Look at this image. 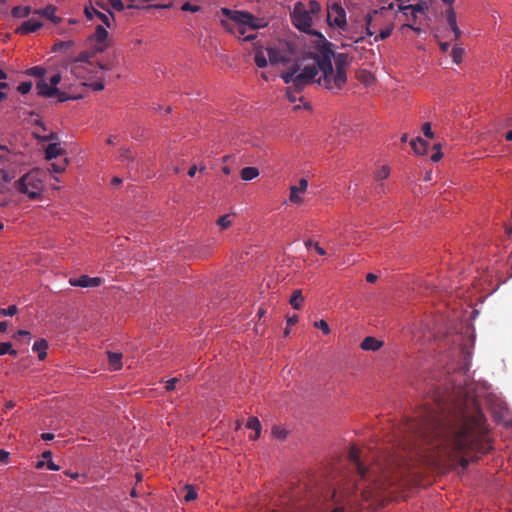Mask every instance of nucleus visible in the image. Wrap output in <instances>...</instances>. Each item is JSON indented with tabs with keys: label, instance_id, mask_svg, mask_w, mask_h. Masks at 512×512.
<instances>
[{
	"label": "nucleus",
	"instance_id": "nucleus-14",
	"mask_svg": "<svg viewBox=\"0 0 512 512\" xmlns=\"http://www.w3.org/2000/svg\"><path fill=\"white\" fill-rule=\"evenodd\" d=\"M42 27V23L35 19H29L21 24L20 27L17 28L16 32L22 35L32 33L37 31Z\"/></svg>",
	"mask_w": 512,
	"mask_h": 512
},
{
	"label": "nucleus",
	"instance_id": "nucleus-52",
	"mask_svg": "<svg viewBox=\"0 0 512 512\" xmlns=\"http://www.w3.org/2000/svg\"><path fill=\"white\" fill-rule=\"evenodd\" d=\"M61 81V75L59 73L54 74L50 77V85L53 87H56L57 84H59Z\"/></svg>",
	"mask_w": 512,
	"mask_h": 512
},
{
	"label": "nucleus",
	"instance_id": "nucleus-43",
	"mask_svg": "<svg viewBox=\"0 0 512 512\" xmlns=\"http://www.w3.org/2000/svg\"><path fill=\"white\" fill-rule=\"evenodd\" d=\"M433 148L436 149L437 151L431 156V160L433 162H437L443 156L442 152L440 151L441 144L440 143H436V144H434Z\"/></svg>",
	"mask_w": 512,
	"mask_h": 512
},
{
	"label": "nucleus",
	"instance_id": "nucleus-3",
	"mask_svg": "<svg viewBox=\"0 0 512 512\" xmlns=\"http://www.w3.org/2000/svg\"><path fill=\"white\" fill-rule=\"evenodd\" d=\"M221 14L224 16V19L221 20L224 29L239 38L243 37L244 41L254 40L256 34L253 31L266 26L263 20L249 12L222 8Z\"/></svg>",
	"mask_w": 512,
	"mask_h": 512
},
{
	"label": "nucleus",
	"instance_id": "nucleus-8",
	"mask_svg": "<svg viewBox=\"0 0 512 512\" xmlns=\"http://www.w3.org/2000/svg\"><path fill=\"white\" fill-rule=\"evenodd\" d=\"M336 74L333 73V92L337 93L345 85L347 81L346 68L348 66L347 56L343 53L337 54L335 57Z\"/></svg>",
	"mask_w": 512,
	"mask_h": 512
},
{
	"label": "nucleus",
	"instance_id": "nucleus-39",
	"mask_svg": "<svg viewBox=\"0 0 512 512\" xmlns=\"http://www.w3.org/2000/svg\"><path fill=\"white\" fill-rule=\"evenodd\" d=\"M185 488H186V494L184 496L185 501H192V500L196 499L197 493L193 489V487L187 485Z\"/></svg>",
	"mask_w": 512,
	"mask_h": 512
},
{
	"label": "nucleus",
	"instance_id": "nucleus-38",
	"mask_svg": "<svg viewBox=\"0 0 512 512\" xmlns=\"http://www.w3.org/2000/svg\"><path fill=\"white\" fill-rule=\"evenodd\" d=\"M18 309L15 305H11L7 308L0 309L1 316H14L17 313Z\"/></svg>",
	"mask_w": 512,
	"mask_h": 512
},
{
	"label": "nucleus",
	"instance_id": "nucleus-46",
	"mask_svg": "<svg viewBox=\"0 0 512 512\" xmlns=\"http://www.w3.org/2000/svg\"><path fill=\"white\" fill-rule=\"evenodd\" d=\"M422 131H423V134L427 138H433L434 137V133H433V131L431 129L430 122H426V123L423 124Z\"/></svg>",
	"mask_w": 512,
	"mask_h": 512
},
{
	"label": "nucleus",
	"instance_id": "nucleus-28",
	"mask_svg": "<svg viewBox=\"0 0 512 512\" xmlns=\"http://www.w3.org/2000/svg\"><path fill=\"white\" fill-rule=\"evenodd\" d=\"M108 37L107 30L102 26L98 25L95 29L93 38L97 43H103Z\"/></svg>",
	"mask_w": 512,
	"mask_h": 512
},
{
	"label": "nucleus",
	"instance_id": "nucleus-2",
	"mask_svg": "<svg viewBox=\"0 0 512 512\" xmlns=\"http://www.w3.org/2000/svg\"><path fill=\"white\" fill-rule=\"evenodd\" d=\"M349 459L353 462L358 475L361 479L374 482L378 488H384L386 485H392L394 479L392 474L398 464V459L389 456L384 461L377 459L370 467L365 466L361 461V450L353 445L349 449Z\"/></svg>",
	"mask_w": 512,
	"mask_h": 512
},
{
	"label": "nucleus",
	"instance_id": "nucleus-5",
	"mask_svg": "<svg viewBox=\"0 0 512 512\" xmlns=\"http://www.w3.org/2000/svg\"><path fill=\"white\" fill-rule=\"evenodd\" d=\"M15 185L19 192L26 194L30 199H38L44 189L42 172L37 169L31 170L16 181Z\"/></svg>",
	"mask_w": 512,
	"mask_h": 512
},
{
	"label": "nucleus",
	"instance_id": "nucleus-16",
	"mask_svg": "<svg viewBox=\"0 0 512 512\" xmlns=\"http://www.w3.org/2000/svg\"><path fill=\"white\" fill-rule=\"evenodd\" d=\"M36 90L38 95L44 97H53L56 93H58V88L49 85L44 80L37 82Z\"/></svg>",
	"mask_w": 512,
	"mask_h": 512
},
{
	"label": "nucleus",
	"instance_id": "nucleus-4",
	"mask_svg": "<svg viewBox=\"0 0 512 512\" xmlns=\"http://www.w3.org/2000/svg\"><path fill=\"white\" fill-rule=\"evenodd\" d=\"M317 75V69L315 66H305L300 70L298 65H293L287 71L281 74V78L287 87L286 95L290 102H296L302 100V96H297L303 91V89L314 82Z\"/></svg>",
	"mask_w": 512,
	"mask_h": 512
},
{
	"label": "nucleus",
	"instance_id": "nucleus-18",
	"mask_svg": "<svg viewBox=\"0 0 512 512\" xmlns=\"http://www.w3.org/2000/svg\"><path fill=\"white\" fill-rule=\"evenodd\" d=\"M56 10L57 9L55 6L49 5V6H46L45 8L38 10L36 12L39 13L41 16L49 19L53 23L58 24L61 22V18L56 16Z\"/></svg>",
	"mask_w": 512,
	"mask_h": 512
},
{
	"label": "nucleus",
	"instance_id": "nucleus-10",
	"mask_svg": "<svg viewBox=\"0 0 512 512\" xmlns=\"http://www.w3.org/2000/svg\"><path fill=\"white\" fill-rule=\"evenodd\" d=\"M399 10L404 15H408V12H410L414 16V22L417 21L418 15L427 20L426 11L428 10V3L426 1H419L415 5H400Z\"/></svg>",
	"mask_w": 512,
	"mask_h": 512
},
{
	"label": "nucleus",
	"instance_id": "nucleus-27",
	"mask_svg": "<svg viewBox=\"0 0 512 512\" xmlns=\"http://www.w3.org/2000/svg\"><path fill=\"white\" fill-rule=\"evenodd\" d=\"M31 13L30 6H15L13 7L11 14L15 18H24Z\"/></svg>",
	"mask_w": 512,
	"mask_h": 512
},
{
	"label": "nucleus",
	"instance_id": "nucleus-62",
	"mask_svg": "<svg viewBox=\"0 0 512 512\" xmlns=\"http://www.w3.org/2000/svg\"><path fill=\"white\" fill-rule=\"evenodd\" d=\"M297 321H298V317H297V315H294V316H292V317H289V318L287 319V326H292V325H294Z\"/></svg>",
	"mask_w": 512,
	"mask_h": 512
},
{
	"label": "nucleus",
	"instance_id": "nucleus-31",
	"mask_svg": "<svg viewBox=\"0 0 512 512\" xmlns=\"http://www.w3.org/2000/svg\"><path fill=\"white\" fill-rule=\"evenodd\" d=\"M452 58L454 63L459 64L462 62V58L464 55V49L458 46H454L452 49Z\"/></svg>",
	"mask_w": 512,
	"mask_h": 512
},
{
	"label": "nucleus",
	"instance_id": "nucleus-21",
	"mask_svg": "<svg viewBox=\"0 0 512 512\" xmlns=\"http://www.w3.org/2000/svg\"><path fill=\"white\" fill-rule=\"evenodd\" d=\"M64 153V150L60 147L58 143H51L47 146L45 150V157L48 160L54 159Z\"/></svg>",
	"mask_w": 512,
	"mask_h": 512
},
{
	"label": "nucleus",
	"instance_id": "nucleus-15",
	"mask_svg": "<svg viewBox=\"0 0 512 512\" xmlns=\"http://www.w3.org/2000/svg\"><path fill=\"white\" fill-rule=\"evenodd\" d=\"M407 17L408 23H405L401 26V30H404L405 28L412 29L416 33H421V25H424L426 20L418 15V19L416 22H414V16L411 15L410 12H408V15H405Z\"/></svg>",
	"mask_w": 512,
	"mask_h": 512
},
{
	"label": "nucleus",
	"instance_id": "nucleus-44",
	"mask_svg": "<svg viewBox=\"0 0 512 512\" xmlns=\"http://www.w3.org/2000/svg\"><path fill=\"white\" fill-rule=\"evenodd\" d=\"M308 187V181L304 178L300 179L298 185L291 186L290 188H296L297 192H304Z\"/></svg>",
	"mask_w": 512,
	"mask_h": 512
},
{
	"label": "nucleus",
	"instance_id": "nucleus-6",
	"mask_svg": "<svg viewBox=\"0 0 512 512\" xmlns=\"http://www.w3.org/2000/svg\"><path fill=\"white\" fill-rule=\"evenodd\" d=\"M334 53L327 48H324L320 51V53L316 57V63L312 66H315L317 69V73L321 71L323 73V77H320L317 80V83L325 88L331 90L333 92V66H332V57Z\"/></svg>",
	"mask_w": 512,
	"mask_h": 512
},
{
	"label": "nucleus",
	"instance_id": "nucleus-59",
	"mask_svg": "<svg viewBox=\"0 0 512 512\" xmlns=\"http://www.w3.org/2000/svg\"><path fill=\"white\" fill-rule=\"evenodd\" d=\"M366 280L369 283H374L377 280V276L375 274H373V273H368L366 275Z\"/></svg>",
	"mask_w": 512,
	"mask_h": 512
},
{
	"label": "nucleus",
	"instance_id": "nucleus-45",
	"mask_svg": "<svg viewBox=\"0 0 512 512\" xmlns=\"http://www.w3.org/2000/svg\"><path fill=\"white\" fill-rule=\"evenodd\" d=\"M67 165V161L63 160L61 163H53L52 164V170L56 173H62Z\"/></svg>",
	"mask_w": 512,
	"mask_h": 512
},
{
	"label": "nucleus",
	"instance_id": "nucleus-19",
	"mask_svg": "<svg viewBox=\"0 0 512 512\" xmlns=\"http://www.w3.org/2000/svg\"><path fill=\"white\" fill-rule=\"evenodd\" d=\"M266 49L257 47L255 49L254 62L259 68H264L268 64Z\"/></svg>",
	"mask_w": 512,
	"mask_h": 512
},
{
	"label": "nucleus",
	"instance_id": "nucleus-42",
	"mask_svg": "<svg viewBox=\"0 0 512 512\" xmlns=\"http://www.w3.org/2000/svg\"><path fill=\"white\" fill-rule=\"evenodd\" d=\"M315 326L322 330L324 334H329L330 333V328H329V325L326 321L324 320H320V321H317L315 322Z\"/></svg>",
	"mask_w": 512,
	"mask_h": 512
},
{
	"label": "nucleus",
	"instance_id": "nucleus-20",
	"mask_svg": "<svg viewBox=\"0 0 512 512\" xmlns=\"http://www.w3.org/2000/svg\"><path fill=\"white\" fill-rule=\"evenodd\" d=\"M410 145L416 154L424 155L427 153L428 143L421 137H417L410 142Z\"/></svg>",
	"mask_w": 512,
	"mask_h": 512
},
{
	"label": "nucleus",
	"instance_id": "nucleus-57",
	"mask_svg": "<svg viewBox=\"0 0 512 512\" xmlns=\"http://www.w3.org/2000/svg\"><path fill=\"white\" fill-rule=\"evenodd\" d=\"M47 467L49 470L52 471H58L60 469V467L56 465L53 461H51V459L47 462Z\"/></svg>",
	"mask_w": 512,
	"mask_h": 512
},
{
	"label": "nucleus",
	"instance_id": "nucleus-54",
	"mask_svg": "<svg viewBox=\"0 0 512 512\" xmlns=\"http://www.w3.org/2000/svg\"><path fill=\"white\" fill-rule=\"evenodd\" d=\"M272 433L277 438H284L285 437V433L281 429H279L277 427L273 428Z\"/></svg>",
	"mask_w": 512,
	"mask_h": 512
},
{
	"label": "nucleus",
	"instance_id": "nucleus-11",
	"mask_svg": "<svg viewBox=\"0 0 512 512\" xmlns=\"http://www.w3.org/2000/svg\"><path fill=\"white\" fill-rule=\"evenodd\" d=\"M266 52H267L269 62L272 65L286 64L290 61V52L288 49L280 50L276 47H268V48H266Z\"/></svg>",
	"mask_w": 512,
	"mask_h": 512
},
{
	"label": "nucleus",
	"instance_id": "nucleus-29",
	"mask_svg": "<svg viewBox=\"0 0 512 512\" xmlns=\"http://www.w3.org/2000/svg\"><path fill=\"white\" fill-rule=\"evenodd\" d=\"M4 354H9L11 356H17V351L12 349V344L10 342H1L0 343V356Z\"/></svg>",
	"mask_w": 512,
	"mask_h": 512
},
{
	"label": "nucleus",
	"instance_id": "nucleus-37",
	"mask_svg": "<svg viewBox=\"0 0 512 512\" xmlns=\"http://www.w3.org/2000/svg\"><path fill=\"white\" fill-rule=\"evenodd\" d=\"M32 88V82L30 81H25V82H21L18 87H17V90L19 93L21 94H27L30 92Z\"/></svg>",
	"mask_w": 512,
	"mask_h": 512
},
{
	"label": "nucleus",
	"instance_id": "nucleus-58",
	"mask_svg": "<svg viewBox=\"0 0 512 512\" xmlns=\"http://www.w3.org/2000/svg\"><path fill=\"white\" fill-rule=\"evenodd\" d=\"M451 30H452V32L454 33L455 40L460 39V37H461V35H462V32H461V30L458 28V26H457V27L452 28Z\"/></svg>",
	"mask_w": 512,
	"mask_h": 512
},
{
	"label": "nucleus",
	"instance_id": "nucleus-40",
	"mask_svg": "<svg viewBox=\"0 0 512 512\" xmlns=\"http://www.w3.org/2000/svg\"><path fill=\"white\" fill-rule=\"evenodd\" d=\"M181 10L182 11H187V12H192V13H196L200 10V6L198 5H193L191 4L190 2H185L182 6H181Z\"/></svg>",
	"mask_w": 512,
	"mask_h": 512
},
{
	"label": "nucleus",
	"instance_id": "nucleus-60",
	"mask_svg": "<svg viewBox=\"0 0 512 512\" xmlns=\"http://www.w3.org/2000/svg\"><path fill=\"white\" fill-rule=\"evenodd\" d=\"M9 457V453L5 450H0V461L5 462Z\"/></svg>",
	"mask_w": 512,
	"mask_h": 512
},
{
	"label": "nucleus",
	"instance_id": "nucleus-25",
	"mask_svg": "<svg viewBox=\"0 0 512 512\" xmlns=\"http://www.w3.org/2000/svg\"><path fill=\"white\" fill-rule=\"evenodd\" d=\"M247 428L255 431V435L251 436L252 440L259 438L261 432V423L258 418L250 417L247 422Z\"/></svg>",
	"mask_w": 512,
	"mask_h": 512
},
{
	"label": "nucleus",
	"instance_id": "nucleus-64",
	"mask_svg": "<svg viewBox=\"0 0 512 512\" xmlns=\"http://www.w3.org/2000/svg\"><path fill=\"white\" fill-rule=\"evenodd\" d=\"M450 47V44L448 42H442L440 43V49L443 51V52H447L448 49Z\"/></svg>",
	"mask_w": 512,
	"mask_h": 512
},
{
	"label": "nucleus",
	"instance_id": "nucleus-47",
	"mask_svg": "<svg viewBox=\"0 0 512 512\" xmlns=\"http://www.w3.org/2000/svg\"><path fill=\"white\" fill-rule=\"evenodd\" d=\"M109 4L117 11L124 10L125 6L121 0H109Z\"/></svg>",
	"mask_w": 512,
	"mask_h": 512
},
{
	"label": "nucleus",
	"instance_id": "nucleus-26",
	"mask_svg": "<svg viewBox=\"0 0 512 512\" xmlns=\"http://www.w3.org/2000/svg\"><path fill=\"white\" fill-rule=\"evenodd\" d=\"M107 354H108L109 364L112 367V369L119 370L122 367V363H121L122 354L114 353V352H107Z\"/></svg>",
	"mask_w": 512,
	"mask_h": 512
},
{
	"label": "nucleus",
	"instance_id": "nucleus-32",
	"mask_svg": "<svg viewBox=\"0 0 512 512\" xmlns=\"http://www.w3.org/2000/svg\"><path fill=\"white\" fill-rule=\"evenodd\" d=\"M446 19H447V23L451 29L454 27H457L456 13L453 10V8H450L447 10Z\"/></svg>",
	"mask_w": 512,
	"mask_h": 512
},
{
	"label": "nucleus",
	"instance_id": "nucleus-41",
	"mask_svg": "<svg viewBox=\"0 0 512 512\" xmlns=\"http://www.w3.org/2000/svg\"><path fill=\"white\" fill-rule=\"evenodd\" d=\"M299 192L296 191V188H290V196L289 199L292 203H301L302 198L298 195Z\"/></svg>",
	"mask_w": 512,
	"mask_h": 512
},
{
	"label": "nucleus",
	"instance_id": "nucleus-48",
	"mask_svg": "<svg viewBox=\"0 0 512 512\" xmlns=\"http://www.w3.org/2000/svg\"><path fill=\"white\" fill-rule=\"evenodd\" d=\"M179 382V379L177 377L172 378L166 382L165 389L167 391H173L176 388V384Z\"/></svg>",
	"mask_w": 512,
	"mask_h": 512
},
{
	"label": "nucleus",
	"instance_id": "nucleus-50",
	"mask_svg": "<svg viewBox=\"0 0 512 512\" xmlns=\"http://www.w3.org/2000/svg\"><path fill=\"white\" fill-rule=\"evenodd\" d=\"M54 96H57L58 102H65L70 99H74L73 97L68 96L65 92H61L58 89V93H56Z\"/></svg>",
	"mask_w": 512,
	"mask_h": 512
},
{
	"label": "nucleus",
	"instance_id": "nucleus-7",
	"mask_svg": "<svg viewBox=\"0 0 512 512\" xmlns=\"http://www.w3.org/2000/svg\"><path fill=\"white\" fill-rule=\"evenodd\" d=\"M293 25L300 31L305 33L314 34L311 31L312 16L307 10V7L302 2H297L290 13Z\"/></svg>",
	"mask_w": 512,
	"mask_h": 512
},
{
	"label": "nucleus",
	"instance_id": "nucleus-33",
	"mask_svg": "<svg viewBox=\"0 0 512 512\" xmlns=\"http://www.w3.org/2000/svg\"><path fill=\"white\" fill-rule=\"evenodd\" d=\"M231 215H223L220 216L217 220V225L221 227V229H227L232 225V221L230 219Z\"/></svg>",
	"mask_w": 512,
	"mask_h": 512
},
{
	"label": "nucleus",
	"instance_id": "nucleus-36",
	"mask_svg": "<svg viewBox=\"0 0 512 512\" xmlns=\"http://www.w3.org/2000/svg\"><path fill=\"white\" fill-rule=\"evenodd\" d=\"M390 174V169L388 166H382L376 173V179L377 180H384L386 179Z\"/></svg>",
	"mask_w": 512,
	"mask_h": 512
},
{
	"label": "nucleus",
	"instance_id": "nucleus-1",
	"mask_svg": "<svg viewBox=\"0 0 512 512\" xmlns=\"http://www.w3.org/2000/svg\"><path fill=\"white\" fill-rule=\"evenodd\" d=\"M485 422L483 412L467 392L461 390L457 400L433 396L415 417L401 424L400 445L415 456H461L459 464L466 469V456L485 454L491 448Z\"/></svg>",
	"mask_w": 512,
	"mask_h": 512
},
{
	"label": "nucleus",
	"instance_id": "nucleus-34",
	"mask_svg": "<svg viewBox=\"0 0 512 512\" xmlns=\"http://www.w3.org/2000/svg\"><path fill=\"white\" fill-rule=\"evenodd\" d=\"M26 73L30 76H34V77H37V78H41L44 76L45 74V69L40 67V66H34V67H31L29 68Z\"/></svg>",
	"mask_w": 512,
	"mask_h": 512
},
{
	"label": "nucleus",
	"instance_id": "nucleus-12",
	"mask_svg": "<svg viewBox=\"0 0 512 512\" xmlns=\"http://www.w3.org/2000/svg\"><path fill=\"white\" fill-rule=\"evenodd\" d=\"M101 283L102 279L100 277H89L88 275L69 279V284L74 287H97L101 285Z\"/></svg>",
	"mask_w": 512,
	"mask_h": 512
},
{
	"label": "nucleus",
	"instance_id": "nucleus-35",
	"mask_svg": "<svg viewBox=\"0 0 512 512\" xmlns=\"http://www.w3.org/2000/svg\"><path fill=\"white\" fill-rule=\"evenodd\" d=\"M320 8V4L317 1L311 0L308 3L307 10L310 12V15L312 16L316 15L320 11Z\"/></svg>",
	"mask_w": 512,
	"mask_h": 512
},
{
	"label": "nucleus",
	"instance_id": "nucleus-23",
	"mask_svg": "<svg viewBox=\"0 0 512 512\" xmlns=\"http://www.w3.org/2000/svg\"><path fill=\"white\" fill-rule=\"evenodd\" d=\"M303 301H304V297L302 295V291L300 289L294 290L291 295V298L289 300L290 305L294 309L299 310L302 307Z\"/></svg>",
	"mask_w": 512,
	"mask_h": 512
},
{
	"label": "nucleus",
	"instance_id": "nucleus-63",
	"mask_svg": "<svg viewBox=\"0 0 512 512\" xmlns=\"http://www.w3.org/2000/svg\"><path fill=\"white\" fill-rule=\"evenodd\" d=\"M41 438H42L43 440L49 441V440L54 439V434H52V433H43V434L41 435Z\"/></svg>",
	"mask_w": 512,
	"mask_h": 512
},
{
	"label": "nucleus",
	"instance_id": "nucleus-30",
	"mask_svg": "<svg viewBox=\"0 0 512 512\" xmlns=\"http://www.w3.org/2000/svg\"><path fill=\"white\" fill-rule=\"evenodd\" d=\"M394 29L393 24H389L386 28L382 29L378 35L375 36L374 40L377 42L379 40H384L388 38Z\"/></svg>",
	"mask_w": 512,
	"mask_h": 512
},
{
	"label": "nucleus",
	"instance_id": "nucleus-9",
	"mask_svg": "<svg viewBox=\"0 0 512 512\" xmlns=\"http://www.w3.org/2000/svg\"><path fill=\"white\" fill-rule=\"evenodd\" d=\"M327 21L330 26H335L341 30L347 27L346 12L343 7L337 3L328 6Z\"/></svg>",
	"mask_w": 512,
	"mask_h": 512
},
{
	"label": "nucleus",
	"instance_id": "nucleus-61",
	"mask_svg": "<svg viewBox=\"0 0 512 512\" xmlns=\"http://www.w3.org/2000/svg\"><path fill=\"white\" fill-rule=\"evenodd\" d=\"M314 248L319 255L323 256L326 254V251L322 247H320L318 243L314 244Z\"/></svg>",
	"mask_w": 512,
	"mask_h": 512
},
{
	"label": "nucleus",
	"instance_id": "nucleus-13",
	"mask_svg": "<svg viewBox=\"0 0 512 512\" xmlns=\"http://www.w3.org/2000/svg\"><path fill=\"white\" fill-rule=\"evenodd\" d=\"M84 12L88 19H92L94 16H96V18H99L107 27L111 26L110 18H113V14L109 10H107L108 13L106 14L98 11L94 7H86Z\"/></svg>",
	"mask_w": 512,
	"mask_h": 512
},
{
	"label": "nucleus",
	"instance_id": "nucleus-53",
	"mask_svg": "<svg viewBox=\"0 0 512 512\" xmlns=\"http://www.w3.org/2000/svg\"><path fill=\"white\" fill-rule=\"evenodd\" d=\"M371 20H372V17L370 15H367V17H366V25H367L366 31H367V34L370 35V36L375 34V32L372 31L371 28H370Z\"/></svg>",
	"mask_w": 512,
	"mask_h": 512
},
{
	"label": "nucleus",
	"instance_id": "nucleus-22",
	"mask_svg": "<svg viewBox=\"0 0 512 512\" xmlns=\"http://www.w3.org/2000/svg\"><path fill=\"white\" fill-rule=\"evenodd\" d=\"M48 348V343L44 339L37 340L33 344V351L38 353L39 360H44L47 356L46 350Z\"/></svg>",
	"mask_w": 512,
	"mask_h": 512
},
{
	"label": "nucleus",
	"instance_id": "nucleus-56",
	"mask_svg": "<svg viewBox=\"0 0 512 512\" xmlns=\"http://www.w3.org/2000/svg\"><path fill=\"white\" fill-rule=\"evenodd\" d=\"M93 90L95 91H101L104 89V83L103 82H95L91 84Z\"/></svg>",
	"mask_w": 512,
	"mask_h": 512
},
{
	"label": "nucleus",
	"instance_id": "nucleus-51",
	"mask_svg": "<svg viewBox=\"0 0 512 512\" xmlns=\"http://www.w3.org/2000/svg\"><path fill=\"white\" fill-rule=\"evenodd\" d=\"M18 337H26L27 340L29 341L31 339V334L27 330H18L17 333L14 335V338Z\"/></svg>",
	"mask_w": 512,
	"mask_h": 512
},
{
	"label": "nucleus",
	"instance_id": "nucleus-49",
	"mask_svg": "<svg viewBox=\"0 0 512 512\" xmlns=\"http://www.w3.org/2000/svg\"><path fill=\"white\" fill-rule=\"evenodd\" d=\"M133 158V155H132V152L127 149V148H123L121 149L120 151V159L122 160H131Z\"/></svg>",
	"mask_w": 512,
	"mask_h": 512
},
{
	"label": "nucleus",
	"instance_id": "nucleus-17",
	"mask_svg": "<svg viewBox=\"0 0 512 512\" xmlns=\"http://www.w3.org/2000/svg\"><path fill=\"white\" fill-rule=\"evenodd\" d=\"M383 346V342L375 337L368 336L360 344L361 349L365 351H377Z\"/></svg>",
	"mask_w": 512,
	"mask_h": 512
},
{
	"label": "nucleus",
	"instance_id": "nucleus-24",
	"mask_svg": "<svg viewBox=\"0 0 512 512\" xmlns=\"http://www.w3.org/2000/svg\"><path fill=\"white\" fill-rule=\"evenodd\" d=\"M259 170L256 167H245L241 170L240 176L244 181H250L258 177Z\"/></svg>",
	"mask_w": 512,
	"mask_h": 512
},
{
	"label": "nucleus",
	"instance_id": "nucleus-55",
	"mask_svg": "<svg viewBox=\"0 0 512 512\" xmlns=\"http://www.w3.org/2000/svg\"><path fill=\"white\" fill-rule=\"evenodd\" d=\"M72 45V42L71 41H68V42H59L55 45V49H63V48H68Z\"/></svg>",
	"mask_w": 512,
	"mask_h": 512
}]
</instances>
